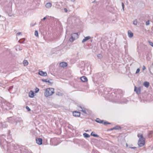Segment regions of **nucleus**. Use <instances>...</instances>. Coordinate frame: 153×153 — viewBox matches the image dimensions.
Returning <instances> with one entry per match:
<instances>
[{
	"label": "nucleus",
	"mask_w": 153,
	"mask_h": 153,
	"mask_svg": "<svg viewBox=\"0 0 153 153\" xmlns=\"http://www.w3.org/2000/svg\"><path fill=\"white\" fill-rule=\"evenodd\" d=\"M54 92V89L53 88H47L45 92L44 95L46 97H48L52 95Z\"/></svg>",
	"instance_id": "1"
},
{
	"label": "nucleus",
	"mask_w": 153,
	"mask_h": 153,
	"mask_svg": "<svg viewBox=\"0 0 153 153\" xmlns=\"http://www.w3.org/2000/svg\"><path fill=\"white\" fill-rule=\"evenodd\" d=\"M102 74L101 73H97L94 74L93 76V79L94 81H97L100 79Z\"/></svg>",
	"instance_id": "2"
},
{
	"label": "nucleus",
	"mask_w": 153,
	"mask_h": 153,
	"mask_svg": "<svg viewBox=\"0 0 153 153\" xmlns=\"http://www.w3.org/2000/svg\"><path fill=\"white\" fill-rule=\"evenodd\" d=\"M78 33H76L72 34L71 35V37L69 39V41L70 42H73L75 39L78 38Z\"/></svg>",
	"instance_id": "3"
},
{
	"label": "nucleus",
	"mask_w": 153,
	"mask_h": 153,
	"mask_svg": "<svg viewBox=\"0 0 153 153\" xmlns=\"http://www.w3.org/2000/svg\"><path fill=\"white\" fill-rule=\"evenodd\" d=\"M145 138L139 140L138 142V144L139 146L142 147L145 144Z\"/></svg>",
	"instance_id": "4"
},
{
	"label": "nucleus",
	"mask_w": 153,
	"mask_h": 153,
	"mask_svg": "<svg viewBox=\"0 0 153 153\" xmlns=\"http://www.w3.org/2000/svg\"><path fill=\"white\" fill-rule=\"evenodd\" d=\"M10 118L12 119L13 120H14L15 122H19L20 123L23 122V120L21 118H16V117H9V119Z\"/></svg>",
	"instance_id": "5"
},
{
	"label": "nucleus",
	"mask_w": 153,
	"mask_h": 153,
	"mask_svg": "<svg viewBox=\"0 0 153 153\" xmlns=\"http://www.w3.org/2000/svg\"><path fill=\"white\" fill-rule=\"evenodd\" d=\"M134 91L137 94H139L140 93L141 88L140 87L137 88L136 86H134Z\"/></svg>",
	"instance_id": "6"
},
{
	"label": "nucleus",
	"mask_w": 153,
	"mask_h": 153,
	"mask_svg": "<svg viewBox=\"0 0 153 153\" xmlns=\"http://www.w3.org/2000/svg\"><path fill=\"white\" fill-rule=\"evenodd\" d=\"M73 115L75 117H79L80 115V112L79 111H75L73 113Z\"/></svg>",
	"instance_id": "7"
},
{
	"label": "nucleus",
	"mask_w": 153,
	"mask_h": 153,
	"mask_svg": "<svg viewBox=\"0 0 153 153\" xmlns=\"http://www.w3.org/2000/svg\"><path fill=\"white\" fill-rule=\"evenodd\" d=\"M39 74L41 76H45L47 75V73L46 72H43V71H39Z\"/></svg>",
	"instance_id": "8"
},
{
	"label": "nucleus",
	"mask_w": 153,
	"mask_h": 153,
	"mask_svg": "<svg viewBox=\"0 0 153 153\" xmlns=\"http://www.w3.org/2000/svg\"><path fill=\"white\" fill-rule=\"evenodd\" d=\"M36 142L37 144L40 145L42 144V139L41 138H38L36 139Z\"/></svg>",
	"instance_id": "9"
},
{
	"label": "nucleus",
	"mask_w": 153,
	"mask_h": 153,
	"mask_svg": "<svg viewBox=\"0 0 153 153\" xmlns=\"http://www.w3.org/2000/svg\"><path fill=\"white\" fill-rule=\"evenodd\" d=\"M59 65L61 67L64 68L67 66V63L66 62H62L60 63Z\"/></svg>",
	"instance_id": "10"
},
{
	"label": "nucleus",
	"mask_w": 153,
	"mask_h": 153,
	"mask_svg": "<svg viewBox=\"0 0 153 153\" xmlns=\"http://www.w3.org/2000/svg\"><path fill=\"white\" fill-rule=\"evenodd\" d=\"M34 93L32 91H30L29 93V96L30 98H33L34 97Z\"/></svg>",
	"instance_id": "11"
},
{
	"label": "nucleus",
	"mask_w": 153,
	"mask_h": 153,
	"mask_svg": "<svg viewBox=\"0 0 153 153\" xmlns=\"http://www.w3.org/2000/svg\"><path fill=\"white\" fill-rule=\"evenodd\" d=\"M80 79L83 82H85L88 80L87 78L85 76H82L80 78Z\"/></svg>",
	"instance_id": "12"
},
{
	"label": "nucleus",
	"mask_w": 153,
	"mask_h": 153,
	"mask_svg": "<svg viewBox=\"0 0 153 153\" xmlns=\"http://www.w3.org/2000/svg\"><path fill=\"white\" fill-rule=\"evenodd\" d=\"M91 38V37L88 36H87L86 37H85V38L83 39V40L82 41V43H84V42H86L87 41L90 39Z\"/></svg>",
	"instance_id": "13"
},
{
	"label": "nucleus",
	"mask_w": 153,
	"mask_h": 153,
	"mask_svg": "<svg viewBox=\"0 0 153 153\" xmlns=\"http://www.w3.org/2000/svg\"><path fill=\"white\" fill-rule=\"evenodd\" d=\"M128 34L129 37L130 38H131L133 36V33L130 30H128Z\"/></svg>",
	"instance_id": "14"
},
{
	"label": "nucleus",
	"mask_w": 153,
	"mask_h": 153,
	"mask_svg": "<svg viewBox=\"0 0 153 153\" xmlns=\"http://www.w3.org/2000/svg\"><path fill=\"white\" fill-rule=\"evenodd\" d=\"M143 85L146 88H148L149 85V82L147 81H145L144 82Z\"/></svg>",
	"instance_id": "15"
},
{
	"label": "nucleus",
	"mask_w": 153,
	"mask_h": 153,
	"mask_svg": "<svg viewBox=\"0 0 153 153\" xmlns=\"http://www.w3.org/2000/svg\"><path fill=\"white\" fill-rule=\"evenodd\" d=\"M95 121L99 123H102L103 122V120H101L99 118H97L95 120Z\"/></svg>",
	"instance_id": "16"
},
{
	"label": "nucleus",
	"mask_w": 153,
	"mask_h": 153,
	"mask_svg": "<svg viewBox=\"0 0 153 153\" xmlns=\"http://www.w3.org/2000/svg\"><path fill=\"white\" fill-rule=\"evenodd\" d=\"M137 137L139 138V140H140L141 139L145 138L143 136V134L139 133L137 134Z\"/></svg>",
	"instance_id": "17"
},
{
	"label": "nucleus",
	"mask_w": 153,
	"mask_h": 153,
	"mask_svg": "<svg viewBox=\"0 0 153 153\" xmlns=\"http://www.w3.org/2000/svg\"><path fill=\"white\" fill-rule=\"evenodd\" d=\"M91 135L95 137H99V136L98 135L95 134V133L94 132H92L91 133Z\"/></svg>",
	"instance_id": "18"
},
{
	"label": "nucleus",
	"mask_w": 153,
	"mask_h": 153,
	"mask_svg": "<svg viewBox=\"0 0 153 153\" xmlns=\"http://www.w3.org/2000/svg\"><path fill=\"white\" fill-rule=\"evenodd\" d=\"M52 4L51 3H47L46 4V7L47 8H49L51 7Z\"/></svg>",
	"instance_id": "19"
},
{
	"label": "nucleus",
	"mask_w": 153,
	"mask_h": 153,
	"mask_svg": "<svg viewBox=\"0 0 153 153\" xmlns=\"http://www.w3.org/2000/svg\"><path fill=\"white\" fill-rule=\"evenodd\" d=\"M23 64L25 66L27 65L28 64V62L27 60H24L23 62Z\"/></svg>",
	"instance_id": "20"
},
{
	"label": "nucleus",
	"mask_w": 153,
	"mask_h": 153,
	"mask_svg": "<svg viewBox=\"0 0 153 153\" xmlns=\"http://www.w3.org/2000/svg\"><path fill=\"white\" fill-rule=\"evenodd\" d=\"M78 109L79 110L82 111L85 113H86V112H85V110H84L81 106L79 107V108Z\"/></svg>",
	"instance_id": "21"
},
{
	"label": "nucleus",
	"mask_w": 153,
	"mask_h": 153,
	"mask_svg": "<svg viewBox=\"0 0 153 153\" xmlns=\"http://www.w3.org/2000/svg\"><path fill=\"white\" fill-rule=\"evenodd\" d=\"M120 126H115V127H114L113 128H112L111 129V130H112L113 129H120Z\"/></svg>",
	"instance_id": "22"
},
{
	"label": "nucleus",
	"mask_w": 153,
	"mask_h": 153,
	"mask_svg": "<svg viewBox=\"0 0 153 153\" xmlns=\"http://www.w3.org/2000/svg\"><path fill=\"white\" fill-rule=\"evenodd\" d=\"M83 136L85 137H90V135L88 134L85 133L83 134Z\"/></svg>",
	"instance_id": "23"
},
{
	"label": "nucleus",
	"mask_w": 153,
	"mask_h": 153,
	"mask_svg": "<svg viewBox=\"0 0 153 153\" xmlns=\"http://www.w3.org/2000/svg\"><path fill=\"white\" fill-rule=\"evenodd\" d=\"M42 81L44 82H48L50 83V82L49 80H48V79H42Z\"/></svg>",
	"instance_id": "24"
},
{
	"label": "nucleus",
	"mask_w": 153,
	"mask_h": 153,
	"mask_svg": "<svg viewBox=\"0 0 153 153\" xmlns=\"http://www.w3.org/2000/svg\"><path fill=\"white\" fill-rule=\"evenodd\" d=\"M25 40V39L24 38L21 39L19 40V42L21 43H23L24 41Z\"/></svg>",
	"instance_id": "25"
},
{
	"label": "nucleus",
	"mask_w": 153,
	"mask_h": 153,
	"mask_svg": "<svg viewBox=\"0 0 153 153\" xmlns=\"http://www.w3.org/2000/svg\"><path fill=\"white\" fill-rule=\"evenodd\" d=\"M97 57L99 59H101L102 58V55L101 54H98L97 55Z\"/></svg>",
	"instance_id": "26"
},
{
	"label": "nucleus",
	"mask_w": 153,
	"mask_h": 153,
	"mask_svg": "<svg viewBox=\"0 0 153 153\" xmlns=\"http://www.w3.org/2000/svg\"><path fill=\"white\" fill-rule=\"evenodd\" d=\"M137 19H135L133 21V24L134 25H137Z\"/></svg>",
	"instance_id": "27"
},
{
	"label": "nucleus",
	"mask_w": 153,
	"mask_h": 153,
	"mask_svg": "<svg viewBox=\"0 0 153 153\" xmlns=\"http://www.w3.org/2000/svg\"><path fill=\"white\" fill-rule=\"evenodd\" d=\"M35 35L36 36V37H38V36H39V33H38V31L37 30H36L35 32Z\"/></svg>",
	"instance_id": "28"
},
{
	"label": "nucleus",
	"mask_w": 153,
	"mask_h": 153,
	"mask_svg": "<svg viewBox=\"0 0 153 153\" xmlns=\"http://www.w3.org/2000/svg\"><path fill=\"white\" fill-rule=\"evenodd\" d=\"M103 124L104 125H107V124H110L111 123H109V122H104V123Z\"/></svg>",
	"instance_id": "29"
},
{
	"label": "nucleus",
	"mask_w": 153,
	"mask_h": 153,
	"mask_svg": "<svg viewBox=\"0 0 153 153\" xmlns=\"http://www.w3.org/2000/svg\"><path fill=\"white\" fill-rule=\"evenodd\" d=\"M149 45L152 46V47H153V43L152 42L149 41Z\"/></svg>",
	"instance_id": "30"
},
{
	"label": "nucleus",
	"mask_w": 153,
	"mask_h": 153,
	"mask_svg": "<svg viewBox=\"0 0 153 153\" xmlns=\"http://www.w3.org/2000/svg\"><path fill=\"white\" fill-rule=\"evenodd\" d=\"M122 8L124 11V3L123 2L122 3Z\"/></svg>",
	"instance_id": "31"
},
{
	"label": "nucleus",
	"mask_w": 153,
	"mask_h": 153,
	"mask_svg": "<svg viewBox=\"0 0 153 153\" xmlns=\"http://www.w3.org/2000/svg\"><path fill=\"white\" fill-rule=\"evenodd\" d=\"M149 20H148V21H147L146 23V25H149Z\"/></svg>",
	"instance_id": "32"
},
{
	"label": "nucleus",
	"mask_w": 153,
	"mask_h": 153,
	"mask_svg": "<svg viewBox=\"0 0 153 153\" xmlns=\"http://www.w3.org/2000/svg\"><path fill=\"white\" fill-rule=\"evenodd\" d=\"M39 91V89L38 88H36V89H35V92L36 93H37V92H38Z\"/></svg>",
	"instance_id": "33"
},
{
	"label": "nucleus",
	"mask_w": 153,
	"mask_h": 153,
	"mask_svg": "<svg viewBox=\"0 0 153 153\" xmlns=\"http://www.w3.org/2000/svg\"><path fill=\"white\" fill-rule=\"evenodd\" d=\"M140 71V69L139 68H138L137 69V71L136 72V74H137Z\"/></svg>",
	"instance_id": "34"
},
{
	"label": "nucleus",
	"mask_w": 153,
	"mask_h": 153,
	"mask_svg": "<svg viewBox=\"0 0 153 153\" xmlns=\"http://www.w3.org/2000/svg\"><path fill=\"white\" fill-rule=\"evenodd\" d=\"M26 109L28 111H30V109L28 106H26Z\"/></svg>",
	"instance_id": "35"
},
{
	"label": "nucleus",
	"mask_w": 153,
	"mask_h": 153,
	"mask_svg": "<svg viewBox=\"0 0 153 153\" xmlns=\"http://www.w3.org/2000/svg\"><path fill=\"white\" fill-rule=\"evenodd\" d=\"M22 35V33L21 32H18V33H17L16 34V35H18V36L20 35Z\"/></svg>",
	"instance_id": "36"
},
{
	"label": "nucleus",
	"mask_w": 153,
	"mask_h": 153,
	"mask_svg": "<svg viewBox=\"0 0 153 153\" xmlns=\"http://www.w3.org/2000/svg\"><path fill=\"white\" fill-rule=\"evenodd\" d=\"M13 88V86H10V87H9V88L8 89V90H9V91H10V90L11 89H12Z\"/></svg>",
	"instance_id": "37"
},
{
	"label": "nucleus",
	"mask_w": 153,
	"mask_h": 153,
	"mask_svg": "<svg viewBox=\"0 0 153 153\" xmlns=\"http://www.w3.org/2000/svg\"><path fill=\"white\" fill-rule=\"evenodd\" d=\"M146 69V67L144 65H143V71H144Z\"/></svg>",
	"instance_id": "38"
},
{
	"label": "nucleus",
	"mask_w": 153,
	"mask_h": 153,
	"mask_svg": "<svg viewBox=\"0 0 153 153\" xmlns=\"http://www.w3.org/2000/svg\"><path fill=\"white\" fill-rule=\"evenodd\" d=\"M1 138H2V137H1V136H0V140H1V141L0 142V143H1V144H2L3 143L2 141L1 140Z\"/></svg>",
	"instance_id": "39"
},
{
	"label": "nucleus",
	"mask_w": 153,
	"mask_h": 153,
	"mask_svg": "<svg viewBox=\"0 0 153 153\" xmlns=\"http://www.w3.org/2000/svg\"><path fill=\"white\" fill-rule=\"evenodd\" d=\"M64 10L65 11V12H67L68 10H67V9L66 8H64Z\"/></svg>",
	"instance_id": "40"
},
{
	"label": "nucleus",
	"mask_w": 153,
	"mask_h": 153,
	"mask_svg": "<svg viewBox=\"0 0 153 153\" xmlns=\"http://www.w3.org/2000/svg\"><path fill=\"white\" fill-rule=\"evenodd\" d=\"M46 19V17H44V18H43L42 19H41V20H45Z\"/></svg>",
	"instance_id": "41"
},
{
	"label": "nucleus",
	"mask_w": 153,
	"mask_h": 153,
	"mask_svg": "<svg viewBox=\"0 0 153 153\" xmlns=\"http://www.w3.org/2000/svg\"><path fill=\"white\" fill-rule=\"evenodd\" d=\"M130 148H131V149H135L136 148V147H129Z\"/></svg>",
	"instance_id": "42"
},
{
	"label": "nucleus",
	"mask_w": 153,
	"mask_h": 153,
	"mask_svg": "<svg viewBox=\"0 0 153 153\" xmlns=\"http://www.w3.org/2000/svg\"><path fill=\"white\" fill-rule=\"evenodd\" d=\"M71 1H72V2H74V1L75 0H71Z\"/></svg>",
	"instance_id": "43"
},
{
	"label": "nucleus",
	"mask_w": 153,
	"mask_h": 153,
	"mask_svg": "<svg viewBox=\"0 0 153 153\" xmlns=\"http://www.w3.org/2000/svg\"><path fill=\"white\" fill-rule=\"evenodd\" d=\"M86 132H88V131H89V130H86L85 131Z\"/></svg>",
	"instance_id": "44"
},
{
	"label": "nucleus",
	"mask_w": 153,
	"mask_h": 153,
	"mask_svg": "<svg viewBox=\"0 0 153 153\" xmlns=\"http://www.w3.org/2000/svg\"><path fill=\"white\" fill-rule=\"evenodd\" d=\"M9 143H7V146L8 147V146H9Z\"/></svg>",
	"instance_id": "45"
},
{
	"label": "nucleus",
	"mask_w": 153,
	"mask_h": 153,
	"mask_svg": "<svg viewBox=\"0 0 153 153\" xmlns=\"http://www.w3.org/2000/svg\"><path fill=\"white\" fill-rule=\"evenodd\" d=\"M126 146H128V144H126Z\"/></svg>",
	"instance_id": "46"
},
{
	"label": "nucleus",
	"mask_w": 153,
	"mask_h": 153,
	"mask_svg": "<svg viewBox=\"0 0 153 153\" xmlns=\"http://www.w3.org/2000/svg\"><path fill=\"white\" fill-rule=\"evenodd\" d=\"M34 25H33V24H32V25H31L32 26H33Z\"/></svg>",
	"instance_id": "47"
},
{
	"label": "nucleus",
	"mask_w": 153,
	"mask_h": 153,
	"mask_svg": "<svg viewBox=\"0 0 153 153\" xmlns=\"http://www.w3.org/2000/svg\"><path fill=\"white\" fill-rule=\"evenodd\" d=\"M34 25H33V24H32V25H31L32 26H33Z\"/></svg>",
	"instance_id": "48"
},
{
	"label": "nucleus",
	"mask_w": 153,
	"mask_h": 153,
	"mask_svg": "<svg viewBox=\"0 0 153 153\" xmlns=\"http://www.w3.org/2000/svg\"><path fill=\"white\" fill-rule=\"evenodd\" d=\"M152 65H153V64H152Z\"/></svg>",
	"instance_id": "49"
}]
</instances>
